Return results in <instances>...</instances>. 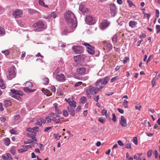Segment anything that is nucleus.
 I'll return each instance as SVG.
<instances>
[{
    "mask_svg": "<svg viewBox=\"0 0 160 160\" xmlns=\"http://www.w3.org/2000/svg\"><path fill=\"white\" fill-rule=\"evenodd\" d=\"M65 18L68 26L72 28L76 27L77 23L76 18L73 13L70 10H68L65 13Z\"/></svg>",
    "mask_w": 160,
    "mask_h": 160,
    "instance_id": "1",
    "label": "nucleus"
},
{
    "mask_svg": "<svg viewBox=\"0 0 160 160\" xmlns=\"http://www.w3.org/2000/svg\"><path fill=\"white\" fill-rule=\"evenodd\" d=\"M104 86H101L100 88H95L90 86L86 89V92L88 98H90L92 97V94L95 95Z\"/></svg>",
    "mask_w": 160,
    "mask_h": 160,
    "instance_id": "2",
    "label": "nucleus"
},
{
    "mask_svg": "<svg viewBox=\"0 0 160 160\" xmlns=\"http://www.w3.org/2000/svg\"><path fill=\"white\" fill-rule=\"evenodd\" d=\"M46 24L42 21H38L35 23L33 26L34 30L36 31L40 32L46 28Z\"/></svg>",
    "mask_w": 160,
    "mask_h": 160,
    "instance_id": "3",
    "label": "nucleus"
},
{
    "mask_svg": "<svg viewBox=\"0 0 160 160\" xmlns=\"http://www.w3.org/2000/svg\"><path fill=\"white\" fill-rule=\"evenodd\" d=\"M10 93V95L18 100H21V96L23 95L22 92L20 90H16L14 89H11Z\"/></svg>",
    "mask_w": 160,
    "mask_h": 160,
    "instance_id": "4",
    "label": "nucleus"
},
{
    "mask_svg": "<svg viewBox=\"0 0 160 160\" xmlns=\"http://www.w3.org/2000/svg\"><path fill=\"white\" fill-rule=\"evenodd\" d=\"M25 87L23 88V90L25 92L30 93L32 92L35 91V89H31L29 88L32 87L33 85L32 82L29 81H27L25 83Z\"/></svg>",
    "mask_w": 160,
    "mask_h": 160,
    "instance_id": "5",
    "label": "nucleus"
},
{
    "mask_svg": "<svg viewBox=\"0 0 160 160\" xmlns=\"http://www.w3.org/2000/svg\"><path fill=\"white\" fill-rule=\"evenodd\" d=\"M110 79L109 77H106L104 79H98L96 83L97 86H99L101 85H105L108 83Z\"/></svg>",
    "mask_w": 160,
    "mask_h": 160,
    "instance_id": "6",
    "label": "nucleus"
},
{
    "mask_svg": "<svg viewBox=\"0 0 160 160\" xmlns=\"http://www.w3.org/2000/svg\"><path fill=\"white\" fill-rule=\"evenodd\" d=\"M27 130L29 132L27 133V135L28 137L31 138L33 140L36 142H37V140L35 139V138L36 136L37 133L35 132H33V130L31 128H28L27 129Z\"/></svg>",
    "mask_w": 160,
    "mask_h": 160,
    "instance_id": "7",
    "label": "nucleus"
},
{
    "mask_svg": "<svg viewBox=\"0 0 160 160\" xmlns=\"http://www.w3.org/2000/svg\"><path fill=\"white\" fill-rule=\"evenodd\" d=\"M16 73L14 68H12L8 70V73L7 74V78L8 80H11L15 76Z\"/></svg>",
    "mask_w": 160,
    "mask_h": 160,
    "instance_id": "8",
    "label": "nucleus"
},
{
    "mask_svg": "<svg viewBox=\"0 0 160 160\" xmlns=\"http://www.w3.org/2000/svg\"><path fill=\"white\" fill-rule=\"evenodd\" d=\"M87 48V51L88 53L90 54H93L95 53L94 48L91 46L89 43L86 42L83 43V44Z\"/></svg>",
    "mask_w": 160,
    "mask_h": 160,
    "instance_id": "9",
    "label": "nucleus"
},
{
    "mask_svg": "<svg viewBox=\"0 0 160 160\" xmlns=\"http://www.w3.org/2000/svg\"><path fill=\"white\" fill-rule=\"evenodd\" d=\"M68 27L64 29V30L61 32L62 35H67V34L70 32H72L75 29L76 27H73L72 28V27H70L69 26H68Z\"/></svg>",
    "mask_w": 160,
    "mask_h": 160,
    "instance_id": "10",
    "label": "nucleus"
},
{
    "mask_svg": "<svg viewBox=\"0 0 160 160\" xmlns=\"http://www.w3.org/2000/svg\"><path fill=\"white\" fill-rule=\"evenodd\" d=\"M72 49L74 52L78 54L81 53L83 51L82 47L81 46H73Z\"/></svg>",
    "mask_w": 160,
    "mask_h": 160,
    "instance_id": "11",
    "label": "nucleus"
},
{
    "mask_svg": "<svg viewBox=\"0 0 160 160\" xmlns=\"http://www.w3.org/2000/svg\"><path fill=\"white\" fill-rule=\"evenodd\" d=\"M110 9L112 15L114 16L117 12L116 7L114 3L110 4Z\"/></svg>",
    "mask_w": 160,
    "mask_h": 160,
    "instance_id": "12",
    "label": "nucleus"
},
{
    "mask_svg": "<svg viewBox=\"0 0 160 160\" xmlns=\"http://www.w3.org/2000/svg\"><path fill=\"white\" fill-rule=\"evenodd\" d=\"M86 22L89 25H92L95 23L93 18L90 15L87 16L86 17L85 19Z\"/></svg>",
    "mask_w": 160,
    "mask_h": 160,
    "instance_id": "13",
    "label": "nucleus"
},
{
    "mask_svg": "<svg viewBox=\"0 0 160 160\" xmlns=\"http://www.w3.org/2000/svg\"><path fill=\"white\" fill-rule=\"evenodd\" d=\"M12 15L15 18H19L22 15V12L20 10L17 9L13 12Z\"/></svg>",
    "mask_w": 160,
    "mask_h": 160,
    "instance_id": "14",
    "label": "nucleus"
},
{
    "mask_svg": "<svg viewBox=\"0 0 160 160\" xmlns=\"http://www.w3.org/2000/svg\"><path fill=\"white\" fill-rule=\"evenodd\" d=\"M110 22L107 20H104L101 23L100 26V28L102 30H104L109 26Z\"/></svg>",
    "mask_w": 160,
    "mask_h": 160,
    "instance_id": "15",
    "label": "nucleus"
},
{
    "mask_svg": "<svg viewBox=\"0 0 160 160\" xmlns=\"http://www.w3.org/2000/svg\"><path fill=\"white\" fill-rule=\"evenodd\" d=\"M79 10L81 11L83 14L87 13L89 11L88 8H86L85 6L81 3L79 8Z\"/></svg>",
    "mask_w": 160,
    "mask_h": 160,
    "instance_id": "16",
    "label": "nucleus"
},
{
    "mask_svg": "<svg viewBox=\"0 0 160 160\" xmlns=\"http://www.w3.org/2000/svg\"><path fill=\"white\" fill-rule=\"evenodd\" d=\"M65 77L63 74H57L56 76L57 80L59 81L63 82L65 80Z\"/></svg>",
    "mask_w": 160,
    "mask_h": 160,
    "instance_id": "17",
    "label": "nucleus"
},
{
    "mask_svg": "<svg viewBox=\"0 0 160 160\" xmlns=\"http://www.w3.org/2000/svg\"><path fill=\"white\" fill-rule=\"evenodd\" d=\"M86 72V69L85 68H80L77 69L76 73L79 75L84 74Z\"/></svg>",
    "mask_w": 160,
    "mask_h": 160,
    "instance_id": "18",
    "label": "nucleus"
},
{
    "mask_svg": "<svg viewBox=\"0 0 160 160\" xmlns=\"http://www.w3.org/2000/svg\"><path fill=\"white\" fill-rule=\"evenodd\" d=\"M120 123L122 127H126L127 125L126 119L123 116H121Z\"/></svg>",
    "mask_w": 160,
    "mask_h": 160,
    "instance_id": "19",
    "label": "nucleus"
},
{
    "mask_svg": "<svg viewBox=\"0 0 160 160\" xmlns=\"http://www.w3.org/2000/svg\"><path fill=\"white\" fill-rule=\"evenodd\" d=\"M160 74L158 75V76H157V75H156L155 77L153 78L152 80V87H154V86L156 85V82L157 81V80L160 78Z\"/></svg>",
    "mask_w": 160,
    "mask_h": 160,
    "instance_id": "20",
    "label": "nucleus"
},
{
    "mask_svg": "<svg viewBox=\"0 0 160 160\" xmlns=\"http://www.w3.org/2000/svg\"><path fill=\"white\" fill-rule=\"evenodd\" d=\"M59 115H56L55 117L52 119V121L56 123H58L59 122L60 120L63 118H59Z\"/></svg>",
    "mask_w": 160,
    "mask_h": 160,
    "instance_id": "21",
    "label": "nucleus"
},
{
    "mask_svg": "<svg viewBox=\"0 0 160 160\" xmlns=\"http://www.w3.org/2000/svg\"><path fill=\"white\" fill-rule=\"evenodd\" d=\"M68 110L70 114L73 116H75V111L74 110V109L71 107H67Z\"/></svg>",
    "mask_w": 160,
    "mask_h": 160,
    "instance_id": "22",
    "label": "nucleus"
},
{
    "mask_svg": "<svg viewBox=\"0 0 160 160\" xmlns=\"http://www.w3.org/2000/svg\"><path fill=\"white\" fill-rule=\"evenodd\" d=\"M137 24V22L134 21H130L129 23V25L131 28H134L136 27Z\"/></svg>",
    "mask_w": 160,
    "mask_h": 160,
    "instance_id": "23",
    "label": "nucleus"
},
{
    "mask_svg": "<svg viewBox=\"0 0 160 160\" xmlns=\"http://www.w3.org/2000/svg\"><path fill=\"white\" fill-rule=\"evenodd\" d=\"M68 103L70 106V107L75 108L76 107V103L74 101H68Z\"/></svg>",
    "mask_w": 160,
    "mask_h": 160,
    "instance_id": "24",
    "label": "nucleus"
},
{
    "mask_svg": "<svg viewBox=\"0 0 160 160\" xmlns=\"http://www.w3.org/2000/svg\"><path fill=\"white\" fill-rule=\"evenodd\" d=\"M81 55H79L74 57V58L76 62L78 63L80 62L81 60Z\"/></svg>",
    "mask_w": 160,
    "mask_h": 160,
    "instance_id": "25",
    "label": "nucleus"
},
{
    "mask_svg": "<svg viewBox=\"0 0 160 160\" xmlns=\"http://www.w3.org/2000/svg\"><path fill=\"white\" fill-rule=\"evenodd\" d=\"M104 48H105L107 50H109L112 49V46L111 44L107 43L105 44Z\"/></svg>",
    "mask_w": 160,
    "mask_h": 160,
    "instance_id": "26",
    "label": "nucleus"
},
{
    "mask_svg": "<svg viewBox=\"0 0 160 160\" xmlns=\"http://www.w3.org/2000/svg\"><path fill=\"white\" fill-rule=\"evenodd\" d=\"M11 104V102L10 100H6L4 102V105L5 107L10 106Z\"/></svg>",
    "mask_w": 160,
    "mask_h": 160,
    "instance_id": "27",
    "label": "nucleus"
},
{
    "mask_svg": "<svg viewBox=\"0 0 160 160\" xmlns=\"http://www.w3.org/2000/svg\"><path fill=\"white\" fill-rule=\"evenodd\" d=\"M0 87L2 89H4L6 87L2 79H0Z\"/></svg>",
    "mask_w": 160,
    "mask_h": 160,
    "instance_id": "28",
    "label": "nucleus"
},
{
    "mask_svg": "<svg viewBox=\"0 0 160 160\" xmlns=\"http://www.w3.org/2000/svg\"><path fill=\"white\" fill-rule=\"evenodd\" d=\"M49 83V79L47 78H44L43 79V83L44 85H46Z\"/></svg>",
    "mask_w": 160,
    "mask_h": 160,
    "instance_id": "29",
    "label": "nucleus"
},
{
    "mask_svg": "<svg viewBox=\"0 0 160 160\" xmlns=\"http://www.w3.org/2000/svg\"><path fill=\"white\" fill-rule=\"evenodd\" d=\"M5 31L4 29L0 27V34L1 36H3L5 34Z\"/></svg>",
    "mask_w": 160,
    "mask_h": 160,
    "instance_id": "30",
    "label": "nucleus"
},
{
    "mask_svg": "<svg viewBox=\"0 0 160 160\" xmlns=\"http://www.w3.org/2000/svg\"><path fill=\"white\" fill-rule=\"evenodd\" d=\"M4 142L6 145L8 146L10 144V141L8 138H7L4 140Z\"/></svg>",
    "mask_w": 160,
    "mask_h": 160,
    "instance_id": "31",
    "label": "nucleus"
},
{
    "mask_svg": "<svg viewBox=\"0 0 160 160\" xmlns=\"http://www.w3.org/2000/svg\"><path fill=\"white\" fill-rule=\"evenodd\" d=\"M128 101L126 100H124V101L123 102V105L126 108H127L128 107Z\"/></svg>",
    "mask_w": 160,
    "mask_h": 160,
    "instance_id": "32",
    "label": "nucleus"
},
{
    "mask_svg": "<svg viewBox=\"0 0 160 160\" xmlns=\"http://www.w3.org/2000/svg\"><path fill=\"white\" fill-rule=\"evenodd\" d=\"M112 41L113 42H116L118 41V37L117 36L116 34H115L112 38Z\"/></svg>",
    "mask_w": 160,
    "mask_h": 160,
    "instance_id": "33",
    "label": "nucleus"
},
{
    "mask_svg": "<svg viewBox=\"0 0 160 160\" xmlns=\"http://www.w3.org/2000/svg\"><path fill=\"white\" fill-rule=\"evenodd\" d=\"M24 143L25 144H29V143H32L33 144H34L35 143L33 141L31 140L30 139H28L26 141H24Z\"/></svg>",
    "mask_w": 160,
    "mask_h": 160,
    "instance_id": "34",
    "label": "nucleus"
},
{
    "mask_svg": "<svg viewBox=\"0 0 160 160\" xmlns=\"http://www.w3.org/2000/svg\"><path fill=\"white\" fill-rule=\"evenodd\" d=\"M119 79V77L118 76L112 78L110 82H113Z\"/></svg>",
    "mask_w": 160,
    "mask_h": 160,
    "instance_id": "35",
    "label": "nucleus"
},
{
    "mask_svg": "<svg viewBox=\"0 0 160 160\" xmlns=\"http://www.w3.org/2000/svg\"><path fill=\"white\" fill-rule=\"evenodd\" d=\"M87 98L85 97H82L81 98V101L82 103H84L86 102Z\"/></svg>",
    "mask_w": 160,
    "mask_h": 160,
    "instance_id": "36",
    "label": "nucleus"
},
{
    "mask_svg": "<svg viewBox=\"0 0 160 160\" xmlns=\"http://www.w3.org/2000/svg\"><path fill=\"white\" fill-rule=\"evenodd\" d=\"M27 151V149L25 148L24 147H23L22 148H21L18 150V151L20 153H21L23 152H24Z\"/></svg>",
    "mask_w": 160,
    "mask_h": 160,
    "instance_id": "37",
    "label": "nucleus"
},
{
    "mask_svg": "<svg viewBox=\"0 0 160 160\" xmlns=\"http://www.w3.org/2000/svg\"><path fill=\"white\" fill-rule=\"evenodd\" d=\"M63 115L65 117H67L68 115V111L66 110H64L63 111Z\"/></svg>",
    "mask_w": 160,
    "mask_h": 160,
    "instance_id": "38",
    "label": "nucleus"
},
{
    "mask_svg": "<svg viewBox=\"0 0 160 160\" xmlns=\"http://www.w3.org/2000/svg\"><path fill=\"white\" fill-rule=\"evenodd\" d=\"M48 117L52 119H53L55 117V113L54 112H51L49 114Z\"/></svg>",
    "mask_w": 160,
    "mask_h": 160,
    "instance_id": "39",
    "label": "nucleus"
},
{
    "mask_svg": "<svg viewBox=\"0 0 160 160\" xmlns=\"http://www.w3.org/2000/svg\"><path fill=\"white\" fill-rule=\"evenodd\" d=\"M16 150L14 147H13L10 150L11 153L13 155H14L15 153Z\"/></svg>",
    "mask_w": 160,
    "mask_h": 160,
    "instance_id": "40",
    "label": "nucleus"
},
{
    "mask_svg": "<svg viewBox=\"0 0 160 160\" xmlns=\"http://www.w3.org/2000/svg\"><path fill=\"white\" fill-rule=\"evenodd\" d=\"M156 30L157 33H159L160 32V25H157L156 26Z\"/></svg>",
    "mask_w": 160,
    "mask_h": 160,
    "instance_id": "41",
    "label": "nucleus"
},
{
    "mask_svg": "<svg viewBox=\"0 0 160 160\" xmlns=\"http://www.w3.org/2000/svg\"><path fill=\"white\" fill-rule=\"evenodd\" d=\"M2 52L4 53L6 56L8 55L9 54V51L8 50L2 51Z\"/></svg>",
    "mask_w": 160,
    "mask_h": 160,
    "instance_id": "42",
    "label": "nucleus"
},
{
    "mask_svg": "<svg viewBox=\"0 0 160 160\" xmlns=\"http://www.w3.org/2000/svg\"><path fill=\"white\" fill-rule=\"evenodd\" d=\"M127 2L128 3L129 6L130 7H131L133 6H134L133 2L129 0H128Z\"/></svg>",
    "mask_w": 160,
    "mask_h": 160,
    "instance_id": "43",
    "label": "nucleus"
},
{
    "mask_svg": "<svg viewBox=\"0 0 160 160\" xmlns=\"http://www.w3.org/2000/svg\"><path fill=\"white\" fill-rule=\"evenodd\" d=\"M102 114L103 116L106 115V117L107 118V111L106 110L103 109L102 111Z\"/></svg>",
    "mask_w": 160,
    "mask_h": 160,
    "instance_id": "44",
    "label": "nucleus"
},
{
    "mask_svg": "<svg viewBox=\"0 0 160 160\" xmlns=\"http://www.w3.org/2000/svg\"><path fill=\"white\" fill-rule=\"evenodd\" d=\"M133 142L136 145H137L138 144V139L136 137H134L133 138Z\"/></svg>",
    "mask_w": 160,
    "mask_h": 160,
    "instance_id": "45",
    "label": "nucleus"
},
{
    "mask_svg": "<svg viewBox=\"0 0 160 160\" xmlns=\"http://www.w3.org/2000/svg\"><path fill=\"white\" fill-rule=\"evenodd\" d=\"M153 154L154 155L155 158H158V153L157 150H155L153 152Z\"/></svg>",
    "mask_w": 160,
    "mask_h": 160,
    "instance_id": "46",
    "label": "nucleus"
},
{
    "mask_svg": "<svg viewBox=\"0 0 160 160\" xmlns=\"http://www.w3.org/2000/svg\"><path fill=\"white\" fill-rule=\"evenodd\" d=\"M52 120V119L48 117V116L46 118V122L48 123L50 122Z\"/></svg>",
    "mask_w": 160,
    "mask_h": 160,
    "instance_id": "47",
    "label": "nucleus"
},
{
    "mask_svg": "<svg viewBox=\"0 0 160 160\" xmlns=\"http://www.w3.org/2000/svg\"><path fill=\"white\" fill-rule=\"evenodd\" d=\"M44 18L47 19H49L52 18L51 13H48V16H45L44 17Z\"/></svg>",
    "mask_w": 160,
    "mask_h": 160,
    "instance_id": "48",
    "label": "nucleus"
},
{
    "mask_svg": "<svg viewBox=\"0 0 160 160\" xmlns=\"http://www.w3.org/2000/svg\"><path fill=\"white\" fill-rule=\"evenodd\" d=\"M51 16H52V18H55L57 16L56 14V13L54 12H53L51 13Z\"/></svg>",
    "mask_w": 160,
    "mask_h": 160,
    "instance_id": "49",
    "label": "nucleus"
},
{
    "mask_svg": "<svg viewBox=\"0 0 160 160\" xmlns=\"http://www.w3.org/2000/svg\"><path fill=\"white\" fill-rule=\"evenodd\" d=\"M82 83L81 82H77L75 85L74 87H78L82 84Z\"/></svg>",
    "mask_w": 160,
    "mask_h": 160,
    "instance_id": "50",
    "label": "nucleus"
},
{
    "mask_svg": "<svg viewBox=\"0 0 160 160\" xmlns=\"http://www.w3.org/2000/svg\"><path fill=\"white\" fill-rule=\"evenodd\" d=\"M7 158H8L10 160H12V158L11 157V155L9 153H7L6 154Z\"/></svg>",
    "mask_w": 160,
    "mask_h": 160,
    "instance_id": "51",
    "label": "nucleus"
},
{
    "mask_svg": "<svg viewBox=\"0 0 160 160\" xmlns=\"http://www.w3.org/2000/svg\"><path fill=\"white\" fill-rule=\"evenodd\" d=\"M56 111V115L58 114H61L62 113V112L58 109L55 110Z\"/></svg>",
    "mask_w": 160,
    "mask_h": 160,
    "instance_id": "52",
    "label": "nucleus"
},
{
    "mask_svg": "<svg viewBox=\"0 0 160 160\" xmlns=\"http://www.w3.org/2000/svg\"><path fill=\"white\" fill-rule=\"evenodd\" d=\"M128 60H129V58L128 57H125V58H124V59L123 60V63L124 64L126 63L127 62V61Z\"/></svg>",
    "mask_w": 160,
    "mask_h": 160,
    "instance_id": "53",
    "label": "nucleus"
},
{
    "mask_svg": "<svg viewBox=\"0 0 160 160\" xmlns=\"http://www.w3.org/2000/svg\"><path fill=\"white\" fill-rule=\"evenodd\" d=\"M39 3L40 5L43 6L44 5V3L43 0H39Z\"/></svg>",
    "mask_w": 160,
    "mask_h": 160,
    "instance_id": "54",
    "label": "nucleus"
},
{
    "mask_svg": "<svg viewBox=\"0 0 160 160\" xmlns=\"http://www.w3.org/2000/svg\"><path fill=\"white\" fill-rule=\"evenodd\" d=\"M112 116H113V118H112V120L114 122H115L116 121L117 119H116V118L115 114L114 113H113L112 114Z\"/></svg>",
    "mask_w": 160,
    "mask_h": 160,
    "instance_id": "55",
    "label": "nucleus"
},
{
    "mask_svg": "<svg viewBox=\"0 0 160 160\" xmlns=\"http://www.w3.org/2000/svg\"><path fill=\"white\" fill-rule=\"evenodd\" d=\"M9 131L11 133L13 134H16V132H17L16 130L13 129L10 130Z\"/></svg>",
    "mask_w": 160,
    "mask_h": 160,
    "instance_id": "56",
    "label": "nucleus"
},
{
    "mask_svg": "<svg viewBox=\"0 0 160 160\" xmlns=\"http://www.w3.org/2000/svg\"><path fill=\"white\" fill-rule=\"evenodd\" d=\"M117 142H118V144L120 146H123L124 145L123 143L122 142V141L121 140L118 141Z\"/></svg>",
    "mask_w": 160,
    "mask_h": 160,
    "instance_id": "57",
    "label": "nucleus"
},
{
    "mask_svg": "<svg viewBox=\"0 0 160 160\" xmlns=\"http://www.w3.org/2000/svg\"><path fill=\"white\" fill-rule=\"evenodd\" d=\"M31 128L33 130V132L37 131L39 129L38 127H34Z\"/></svg>",
    "mask_w": 160,
    "mask_h": 160,
    "instance_id": "58",
    "label": "nucleus"
},
{
    "mask_svg": "<svg viewBox=\"0 0 160 160\" xmlns=\"http://www.w3.org/2000/svg\"><path fill=\"white\" fill-rule=\"evenodd\" d=\"M99 120L100 122H102V123H104L105 121V119H103L102 118H99Z\"/></svg>",
    "mask_w": 160,
    "mask_h": 160,
    "instance_id": "59",
    "label": "nucleus"
},
{
    "mask_svg": "<svg viewBox=\"0 0 160 160\" xmlns=\"http://www.w3.org/2000/svg\"><path fill=\"white\" fill-rule=\"evenodd\" d=\"M39 120L40 121V122L43 123H45L46 122V119H43L42 118H40L39 119Z\"/></svg>",
    "mask_w": 160,
    "mask_h": 160,
    "instance_id": "60",
    "label": "nucleus"
},
{
    "mask_svg": "<svg viewBox=\"0 0 160 160\" xmlns=\"http://www.w3.org/2000/svg\"><path fill=\"white\" fill-rule=\"evenodd\" d=\"M126 148L128 149H131V144L130 143H128L126 145Z\"/></svg>",
    "mask_w": 160,
    "mask_h": 160,
    "instance_id": "61",
    "label": "nucleus"
},
{
    "mask_svg": "<svg viewBox=\"0 0 160 160\" xmlns=\"http://www.w3.org/2000/svg\"><path fill=\"white\" fill-rule=\"evenodd\" d=\"M99 99V96L97 95L96 97L94 98V100L96 102H98Z\"/></svg>",
    "mask_w": 160,
    "mask_h": 160,
    "instance_id": "62",
    "label": "nucleus"
},
{
    "mask_svg": "<svg viewBox=\"0 0 160 160\" xmlns=\"http://www.w3.org/2000/svg\"><path fill=\"white\" fill-rule=\"evenodd\" d=\"M135 108L136 109L140 110L141 108V106L140 105H138L136 106L135 107Z\"/></svg>",
    "mask_w": 160,
    "mask_h": 160,
    "instance_id": "63",
    "label": "nucleus"
},
{
    "mask_svg": "<svg viewBox=\"0 0 160 160\" xmlns=\"http://www.w3.org/2000/svg\"><path fill=\"white\" fill-rule=\"evenodd\" d=\"M39 120H37V122L36 123V124L39 126H41L42 125V123Z\"/></svg>",
    "mask_w": 160,
    "mask_h": 160,
    "instance_id": "64",
    "label": "nucleus"
}]
</instances>
